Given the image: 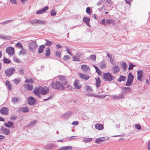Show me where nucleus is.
<instances>
[{
    "label": "nucleus",
    "mask_w": 150,
    "mask_h": 150,
    "mask_svg": "<svg viewBox=\"0 0 150 150\" xmlns=\"http://www.w3.org/2000/svg\"><path fill=\"white\" fill-rule=\"evenodd\" d=\"M52 87L54 89H59L63 90L65 88L64 85L59 81H57L55 82H52L51 84Z\"/></svg>",
    "instance_id": "nucleus-1"
},
{
    "label": "nucleus",
    "mask_w": 150,
    "mask_h": 150,
    "mask_svg": "<svg viewBox=\"0 0 150 150\" xmlns=\"http://www.w3.org/2000/svg\"><path fill=\"white\" fill-rule=\"evenodd\" d=\"M38 46L35 41L30 42L28 44V47L29 50L31 51H34L36 49Z\"/></svg>",
    "instance_id": "nucleus-2"
},
{
    "label": "nucleus",
    "mask_w": 150,
    "mask_h": 150,
    "mask_svg": "<svg viewBox=\"0 0 150 150\" xmlns=\"http://www.w3.org/2000/svg\"><path fill=\"white\" fill-rule=\"evenodd\" d=\"M103 78L106 81H111L114 79V77L109 72L105 73L103 75Z\"/></svg>",
    "instance_id": "nucleus-3"
},
{
    "label": "nucleus",
    "mask_w": 150,
    "mask_h": 150,
    "mask_svg": "<svg viewBox=\"0 0 150 150\" xmlns=\"http://www.w3.org/2000/svg\"><path fill=\"white\" fill-rule=\"evenodd\" d=\"M134 78V76L130 72L129 73L127 77V82L126 83L127 86H130L132 83Z\"/></svg>",
    "instance_id": "nucleus-4"
},
{
    "label": "nucleus",
    "mask_w": 150,
    "mask_h": 150,
    "mask_svg": "<svg viewBox=\"0 0 150 150\" xmlns=\"http://www.w3.org/2000/svg\"><path fill=\"white\" fill-rule=\"evenodd\" d=\"M15 71L14 68L13 67L8 68L5 71L6 74L7 76L9 77L13 74Z\"/></svg>",
    "instance_id": "nucleus-5"
},
{
    "label": "nucleus",
    "mask_w": 150,
    "mask_h": 150,
    "mask_svg": "<svg viewBox=\"0 0 150 150\" xmlns=\"http://www.w3.org/2000/svg\"><path fill=\"white\" fill-rule=\"evenodd\" d=\"M6 51L7 53L10 56H12L14 54V49L12 47H7Z\"/></svg>",
    "instance_id": "nucleus-6"
},
{
    "label": "nucleus",
    "mask_w": 150,
    "mask_h": 150,
    "mask_svg": "<svg viewBox=\"0 0 150 150\" xmlns=\"http://www.w3.org/2000/svg\"><path fill=\"white\" fill-rule=\"evenodd\" d=\"M144 72L142 70H139L137 71V79L141 81H143Z\"/></svg>",
    "instance_id": "nucleus-7"
},
{
    "label": "nucleus",
    "mask_w": 150,
    "mask_h": 150,
    "mask_svg": "<svg viewBox=\"0 0 150 150\" xmlns=\"http://www.w3.org/2000/svg\"><path fill=\"white\" fill-rule=\"evenodd\" d=\"M0 130L5 135H8L10 132L9 129L6 128L3 126L1 127Z\"/></svg>",
    "instance_id": "nucleus-8"
},
{
    "label": "nucleus",
    "mask_w": 150,
    "mask_h": 150,
    "mask_svg": "<svg viewBox=\"0 0 150 150\" xmlns=\"http://www.w3.org/2000/svg\"><path fill=\"white\" fill-rule=\"evenodd\" d=\"M49 90L48 88L46 87H44L41 88L40 90V93L42 95H45L49 92Z\"/></svg>",
    "instance_id": "nucleus-9"
},
{
    "label": "nucleus",
    "mask_w": 150,
    "mask_h": 150,
    "mask_svg": "<svg viewBox=\"0 0 150 150\" xmlns=\"http://www.w3.org/2000/svg\"><path fill=\"white\" fill-rule=\"evenodd\" d=\"M78 74L81 79H84L85 80H87L90 78L89 76L88 75L82 74L81 73H79Z\"/></svg>",
    "instance_id": "nucleus-10"
},
{
    "label": "nucleus",
    "mask_w": 150,
    "mask_h": 150,
    "mask_svg": "<svg viewBox=\"0 0 150 150\" xmlns=\"http://www.w3.org/2000/svg\"><path fill=\"white\" fill-rule=\"evenodd\" d=\"M81 69L84 72L88 73L89 71L90 68L89 66L85 64L82 65Z\"/></svg>",
    "instance_id": "nucleus-11"
},
{
    "label": "nucleus",
    "mask_w": 150,
    "mask_h": 150,
    "mask_svg": "<svg viewBox=\"0 0 150 150\" xmlns=\"http://www.w3.org/2000/svg\"><path fill=\"white\" fill-rule=\"evenodd\" d=\"M8 108L4 107L0 110V112L2 114L7 115L8 114Z\"/></svg>",
    "instance_id": "nucleus-12"
},
{
    "label": "nucleus",
    "mask_w": 150,
    "mask_h": 150,
    "mask_svg": "<svg viewBox=\"0 0 150 150\" xmlns=\"http://www.w3.org/2000/svg\"><path fill=\"white\" fill-rule=\"evenodd\" d=\"M48 7L46 6L43 8L42 9L37 11L36 13L38 15L41 14L42 13H44L48 9Z\"/></svg>",
    "instance_id": "nucleus-13"
},
{
    "label": "nucleus",
    "mask_w": 150,
    "mask_h": 150,
    "mask_svg": "<svg viewBox=\"0 0 150 150\" xmlns=\"http://www.w3.org/2000/svg\"><path fill=\"white\" fill-rule=\"evenodd\" d=\"M40 88L37 87L35 88L33 90V92L36 96L39 97H40Z\"/></svg>",
    "instance_id": "nucleus-14"
},
{
    "label": "nucleus",
    "mask_w": 150,
    "mask_h": 150,
    "mask_svg": "<svg viewBox=\"0 0 150 150\" xmlns=\"http://www.w3.org/2000/svg\"><path fill=\"white\" fill-rule=\"evenodd\" d=\"M58 78L59 80L62 82L63 85H65L67 84V81L65 77L60 76H59Z\"/></svg>",
    "instance_id": "nucleus-15"
},
{
    "label": "nucleus",
    "mask_w": 150,
    "mask_h": 150,
    "mask_svg": "<svg viewBox=\"0 0 150 150\" xmlns=\"http://www.w3.org/2000/svg\"><path fill=\"white\" fill-rule=\"evenodd\" d=\"M75 87L77 89H79L81 86V85L80 83V82L78 80H76L74 83Z\"/></svg>",
    "instance_id": "nucleus-16"
},
{
    "label": "nucleus",
    "mask_w": 150,
    "mask_h": 150,
    "mask_svg": "<svg viewBox=\"0 0 150 150\" xmlns=\"http://www.w3.org/2000/svg\"><path fill=\"white\" fill-rule=\"evenodd\" d=\"M120 70V68L118 66L115 65L112 68V72L114 74H116L119 72Z\"/></svg>",
    "instance_id": "nucleus-17"
},
{
    "label": "nucleus",
    "mask_w": 150,
    "mask_h": 150,
    "mask_svg": "<svg viewBox=\"0 0 150 150\" xmlns=\"http://www.w3.org/2000/svg\"><path fill=\"white\" fill-rule=\"evenodd\" d=\"M23 86L25 88L29 91H31L33 88V86L32 85L26 84L23 85Z\"/></svg>",
    "instance_id": "nucleus-18"
},
{
    "label": "nucleus",
    "mask_w": 150,
    "mask_h": 150,
    "mask_svg": "<svg viewBox=\"0 0 150 150\" xmlns=\"http://www.w3.org/2000/svg\"><path fill=\"white\" fill-rule=\"evenodd\" d=\"M96 83L95 84L97 88L99 87L100 86L101 81L99 77H97L95 78Z\"/></svg>",
    "instance_id": "nucleus-19"
},
{
    "label": "nucleus",
    "mask_w": 150,
    "mask_h": 150,
    "mask_svg": "<svg viewBox=\"0 0 150 150\" xmlns=\"http://www.w3.org/2000/svg\"><path fill=\"white\" fill-rule=\"evenodd\" d=\"M72 147L70 146H62L59 148L58 150H71Z\"/></svg>",
    "instance_id": "nucleus-20"
},
{
    "label": "nucleus",
    "mask_w": 150,
    "mask_h": 150,
    "mask_svg": "<svg viewBox=\"0 0 150 150\" xmlns=\"http://www.w3.org/2000/svg\"><path fill=\"white\" fill-rule=\"evenodd\" d=\"M96 129L99 130L102 129L103 128V125L99 123H97L95 125Z\"/></svg>",
    "instance_id": "nucleus-21"
},
{
    "label": "nucleus",
    "mask_w": 150,
    "mask_h": 150,
    "mask_svg": "<svg viewBox=\"0 0 150 150\" xmlns=\"http://www.w3.org/2000/svg\"><path fill=\"white\" fill-rule=\"evenodd\" d=\"M4 125L7 127H12L14 126L13 122L12 121L8 122L5 123Z\"/></svg>",
    "instance_id": "nucleus-22"
},
{
    "label": "nucleus",
    "mask_w": 150,
    "mask_h": 150,
    "mask_svg": "<svg viewBox=\"0 0 150 150\" xmlns=\"http://www.w3.org/2000/svg\"><path fill=\"white\" fill-rule=\"evenodd\" d=\"M123 96L122 94H120L118 95L113 96L112 98L114 100H118L123 98Z\"/></svg>",
    "instance_id": "nucleus-23"
},
{
    "label": "nucleus",
    "mask_w": 150,
    "mask_h": 150,
    "mask_svg": "<svg viewBox=\"0 0 150 150\" xmlns=\"http://www.w3.org/2000/svg\"><path fill=\"white\" fill-rule=\"evenodd\" d=\"M90 20V18H88L86 17H84L83 18V21L84 22L86 23L87 25L90 27L89 22Z\"/></svg>",
    "instance_id": "nucleus-24"
},
{
    "label": "nucleus",
    "mask_w": 150,
    "mask_h": 150,
    "mask_svg": "<svg viewBox=\"0 0 150 150\" xmlns=\"http://www.w3.org/2000/svg\"><path fill=\"white\" fill-rule=\"evenodd\" d=\"M19 110L22 112H26L28 111L29 109L26 107H22L20 108Z\"/></svg>",
    "instance_id": "nucleus-25"
},
{
    "label": "nucleus",
    "mask_w": 150,
    "mask_h": 150,
    "mask_svg": "<svg viewBox=\"0 0 150 150\" xmlns=\"http://www.w3.org/2000/svg\"><path fill=\"white\" fill-rule=\"evenodd\" d=\"M28 103H35L36 102L35 98L33 97H29L28 99Z\"/></svg>",
    "instance_id": "nucleus-26"
},
{
    "label": "nucleus",
    "mask_w": 150,
    "mask_h": 150,
    "mask_svg": "<svg viewBox=\"0 0 150 150\" xmlns=\"http://www.w3.org/2000/svg\"><path fill=\"white\" fill-rule=\"evenodd\" d=\"M72 60L75 61H79V55H74L72 57Z\"/></svg>",
    "instance_id": "nucleus-27"
},
{
    "label": "nucleus",
    "mask_w": 150,
    "mask_h": 150,
    "mask_svg": "<svg viewBox=\"0 0 150 150\" xmlns=\"http://www.w3.org/2000/svg\"><path fill=\"white\" fill-rule=\"evenodd\" d=\"M92 96L94 97L97 98H104L105 96H105L104 95H96L95 94H93Z\"/></svg>",
    "instance_id": "nucleus-28"
},
{
    "label": "nucleus",
    "mask_w": 150,
    "mask_h": 150,
    "mask_svg": "<svg viewBox=\"0 0 150 150\" xmlns=\"http://www.w3.org/2000/svg\"><path fill=\"white\" fill-rule=\"evenodd\" d=\"M85 88L86 89V90L87 91L91 92H92L93 91V90L92 89V88L91 87L88 85H86L85 86Z\"/></svg>",
    "instance_id": "nucleus-29"
},
{
    "label": "nucleus",
    "mask_w": 150,
    "mask_h": 150,
    "mask_svg": "<svg viewBox=\"0 0 150 150\" xmlns=\"http://www.w3.org/2000/svg\"><path fill=\"white\" fill-rule=\"evenodd\" d=\"M72 114L71 112L69 111L66 113L64 114V117L67 118H68L69 117L71 116Z\"/></svg>",
    "instance_id": "nucleus-30"
},
{
    "label": "nucleus",
    "mask_w": 150,
    "mask_h": 150,
    "mask_svg": "<svg viewBox=\"0 0 150 150\" xmlns=\"http://www.w3.org/2000/svg\"><path fill=\"white\" fill-rule=\"evenodd\" d=\"M54 147V145L51 144L48 145L44 147V149H51L53 148Z\"/></svg>",
    "instance_id": "nucleus-31"
},
{
    "label": "nucleus",
    "mask_w": 150,
    "mask_h": 150,
    "mask_svg": "<svg viewBox=\"0 0 150 150\" xmlns=\"http://www.w3.org/2000/svg\"><path fill=\"white\" fill-rule=\"evenodd\" d=\"M122 69L123 70H126L127 67V66L126 64L124 62H122Z\"/></svg>",
    "instance_id": "nucleus-32"
},
{
    "label": "nucleus",
    "mask_w": 150,
    "mask_h": 150,
    "mask_svg": "<svg viewBox=\"0 0 150 150\" xmlns=\"http://www.w3.org/2000/svg\"><path fill=\"white\" fill-rule=\"evenodd\" d=\"M45 45L46 46L48 45L50 46L53 44L52 42H50L47 40L45 39Z\"/></svg>",
    "instance_id": "nucleus-33"
},
{
    "label": "nucleus",
    "mask_w": 150,
    "mask_h": 150,
    "mask_svg": "<svg viewBox=\"0 0 150 150\" xmlns=\"http://www.w3.org/2000/svg\"><path fill=\"white\" fill-rule=\"evenodd\" d=\"M5 85L7 88L9 90L11 88V85L8 81H6V82Z\"/></svg>",
    "instance_id": "nucleus-34"
},
{
    "label": "nucleus",
    "mask_w": 150,
    "mask_h": 150,
    "mask_svg": "<svg viewBox=\"0 0 150 150\" xmlns=\"http://www.w3.org/2000/svg\"><path fill=\"white\" fill-rule=\"evenodd\" d=\"M20 101V99L17 97H14L12 99V101L13 103H18Z\"/></svg>",
    "instance_id": "nucleus-35"
},
{
    "label": "nucleus",
    "mask_w": 150,
    "mask_h": 150,
    "mask_svg": "<svg viewBox=\"0 0 150 150\" xmlns=\"http://www.w3.org/2000/svg\"><path fill=\"white\" fill-rule=\"evenodd\" d=\"M126 79V77L125 76H120L119 79H118V81L121 82L122 81H124Z\"/></svg>",
    "instance_id": "nucleus-36"
},
{
    "label": "nucleus",
    "mask_w": 150,
    "mask_h": 150,
    "mask_svg": "<svg viewBox=\"0 0 150 150\" xmlns=\"http://www.w3.org/2000/svg\"><path fill=\"white\" fill-rule=\"evenodd\" d=\"M100 67L102 69H104L106 67V64L104 62H101L100 64Z\"/></svg>",
    "instance_id": "nucleus-37"
},
{
    "label": "nucleus",
    "mask_w": 150,
    "mask_h": 150,
    "mask_svg": "<svg viewBox=\"0 0 150 150\" xmlns=\"http://www.w3.org/2000/svg\"><path fill=\"white\" fill-rule=\"evenodd\" d=\"M38 19H34L32 20H30L29 22L33 25H35L38 23Z\"/></svg>",
    "instance_id": "nucleus-38"
},
{
    "label": "nucleus",
    "mask_w": 150,
    "mask_h": 150,
    "mask_svg": "<svg viewBox=\"0 0 150 150\" xmlns=\"http://www.w3.org/2000/svg\"><path fill=\"white\" fill-rule=\"evenodd\" d=\"M45 47V46L42 45L40 46L38 49V53H41L43 52V50Z\"/></svg>",
    "instance_id": "nucleus-39"
},
{
    "label": "nucleus",
    "mask_w": 150,
    "mask_h": 150,
    "mask_svg": "<svg viewBox=\"0 0 150 150\" xmlns=\"http://www.w3.org/2000/svg\"><path fill=\"white\" fill-rule=\"evenodd\" d=\"M25 50L22 48V50L20 51L19 55H24L25 54Z\"/></svg>",
    "instance_id": "nucleus-40"
},
{
    "label": "nucleus",
    "mask_w": 150,
    "mask_h": 150,
    "mask_svg": "<svg viewBox=\"0 0 150 150\" xmlns=\"http://www.w3.org/2000/svg\"><path fill=\"white\" fill-rule=\"evenodd\" d=\"M46 23V22L45 21L40 19H38V24L44 25Z\"/></svg>",
    "instance_id": "nucleus-41"
},
{
    "label": "nucleus",
    "mask_w": 150,
    "mask_h": 150,
    "mask_svg": "<svg viewBox=\"0 0 150 150\" xmlns=\"http://www.w3.org/2000/svg\"><path fill=\"white\" fill-rule=\"evenodd\" d=\"M92 140L91 138H86L84 139H83V142H88L91 141Z\"/></svg>",
    "instance_id": "nucleus-42"
},
{
    "label": "nucleus",
    "mask_w": 150,
    "mask_h": 150,
    "mask_svg": "<svg viewBox=\"0 0 150 150\" xmlns=\"http://www.w3.org/2000/svg\"><path fill=\"white\" fill-rule=\"evenodd\" d=\"M37 122V120H34L31 121L28 125V126H33Z\"/></svg>",
    "instance_id": "nucleus-43"
},
{
    "label": "nucleus",
    "mask_w": 150,
    "mask_h": 150,
    "mask_svg": "<svg viewBox=\"0 0 150 150\" xmlns=\"http://www.w3.org/2000/svg\"><path fill=\"white\" fill-rule=\"evenodd\" d=\"M21 80L19 78H16L14 79L13 82L16 84H18L20 82Z\"/></svg>",
    "instance_id": "nucleus-44"
},
{
    "label": "nucleus",
    "mask_w": 150,
    "mask_h": 150,
    "mask_svg": "<svg viewBox=\"0 0 150 150\" xmlns=\"http://www.w3.org/2000/svg\"><path fill=\"white\" fill-rule=\"evenodd\" d=\"M10 3L12 4H13L15 5L17 4V0H9Z\"/></svg>",
    "instance_id": "nucleus-45"
},
{
    "label": "nucleus",
    "mask_w": 150,
    "mask_h": 150,
    "mask_svg": "<svg viewBox=\"0 0 150 150\" xmlns=\"http://www.w3.org/2000/svg\"><path fill=\"white\" fill-rule=\"evenodd\" d=\"M96 55L93 54L90 56V59L94 61H95L96 60Z\"/></svg>",
    "instance_id": "nucleus-46"
},
{
    "label": "nucleus",
    "mask_w": 150,
    "mask_h": 150,
    "mask_svg": "<svg viewBox=\"0 0 150 150\" xmlns=\"http://www.w3.org/2000/svg\"><path fill=\"white\" fill-rule=\"evenodd\" d=\"M50 50L49 48H48L46 51L45 55L47 56H48L50 55Z\"/></svg>",
    "instance_id": "nucleus-47"
},
{
    "label": "nucleus",
    "mask_w": 150,
    "mask_h": 150,
    "mask_svg": "<svg viewBox=\"0 0 150 150\" xmlns=\"http://www.w3.org/2000/svg\"><path fill=\"white\" fill-rule=\"evenodd\" d=\"M123 90L125 91L129 92L131 91V89L129 87L123 88Z\"/></svg>",
    "instance_id": "nucleus-48"
},
{
    "label": "nucleus",
    "mask_w": 150,
    "mask_h": 150,
    "mask_svg": "<svg viewBox=\"0 0 150 150\" xmlns=\"http://www.w3.org/2000/svg\"><path fill=\"white\" fill-rule=\"evenodd\" d=\"M101 142H102L100 137L97 138L95 140V142L97 144H100Z\"/></svg>",
    "instance_id": "nucleus-49"
},
{
    "label": "nucleus",
    "mask_w": 150,
    "mask_h": 150,
    "mask_svg": "<svg viewBox=\"0 0 150 150\" xmlns=\"http://www.w3.org/2000/svg\"><path fill=\"white\" fill-rule=\"evenodd\" d=\"M70 57H69L67 55H65L63 58V59L65 61H68L69 59H70Z\"/></svg>",
    "instance_id": "nucleus-50"
},
{
    "label": "nucleus",
    "mask_w": 150,
    "mask_h": 150,
    "mask_svg": "<svg viewBox=\"0 0 150 150\" xmlns=\"http://www.w3.org/2000/svg\"><path fill=\"white\" fill-rule=\"evenodd\" d=\"M55 55L57 57H59V58H60V55L61 54V52L58 51H57L55 53Z\"/></svg>",
    "instance_id": "nucleus-51"
},
{
    "label": "nucleus",
    "mask_w": 150,
    "mask_h": 150,
    "mask_svg": "<svg viewBox=\"0 0 150 150\" xmlns=\"http://www.w3.org/2000/svg\"><path fill=\"white\" fill-rule=\"evenodd\" d=\"M101 138V140L102 142H104L105 140H108L109 139V137H100Z\"/></svg>",
    "instance_id": "nucleus-52"
},
{
    "label": "nucleus",
    "mask_w": 150,
    "mask_h": 150,
    "mask_svg": "<svg viewBox=\"0 0 150 150\" xmlns=\"http://www.w3.org/2000/svg\"><path fill=\"white\" fill-rule=\"evenodd\" d=\"M56 12L55 11V10L54 9H52V11L51 13V16H54L56 15Z\"/></svg>",
    "instance_id": "nucleus-53"
},
{
    "label": "nucleus",
    "mask_w": 150,
    "mask_h": 150,
    "mask_svg": "<svg viewBox=\"0 0 150 150\" xmlns=\"http://www.w3.org/2000/svg\"><path fill=\"white\" fill-rule=\"evenodd\" d=\"M135 128L138 130H140L141 129V126L140 125L138 124H135L134 125Z\"/></svg>",
    "instance_id": "nucleus-54"
},
{
    "label": "nucleus",
    "mask_w": 150,
    "mask_h": 150,
    "mask_svg": "<svg viewBox=\"0 0 150 150\" xmlns=\"http://www.w3.org/2000/svg\"><path fill=\"white\" fill-rule=\"evenodd\" d=\"M113 22L112 20L110 19H107L106 21V23L108 24H110Z\"/></svg>",
    "instance_id": "nucleus-55"
},
{
    "label": "nucleus",
    "mask_w": 150,
    "mask_h": 150,
    "mask_svg": "<svg viewBox=\"0 0 150 150\" xmlns=\"http://www.w3.org/2000/svg\"><path fill=\"white\" fill-rule=\"evenodd\" d=\"M4 63L8 64L10 63V61L7 59L5 58L4 59Z\"/></svg>",
    "instance_id": "nucleus-56"
},
{
    "label": "nucleus",
    "mask_w": 150,
    "mask_h": 150,
    "mask_svg": "<svg viewBox=\"0 0 150 150\" xmlns=\"http://www.w3.org/2000/svg\"><path fill=\"white\" fill-rule=\"evenodd\" d=\"M8 37L6 36L0 34V38L2 39H8Z\"/></svg>",
    "instance_id": "nucleus-57"
},
{
    "label": "nucleus",
    "mask_w": 150,
    "mask_h": 150,
    "mask_svg": "<svg viewBox=\"0 0 150 150\" xmlns=\"http://www.w3.org/2000/svg\"><path fill=\"white\" fill-rule=\"evenodd\" d=\"M25 82L26 83H33V80L31 79H30L29 80L26 79L25 81Z\"/></svg>",
    "instance_id": "nucleus-58"
},
{
    "label": "nucleus",
    "mask_w": 150,
    "mask_h": 150,
    "mask_svg": "<svg viewBox=\"0 0 150 150\" xmlns=\"http://www.w3.org/2000/svg\"><path fill=\"white\" fill-rule=\"evenodd\" d=\"M16 47H18V48H23V46H22L21 45L19 42L17 43L16 44Z\"/></svg>",
    "instance_id": "nucleus-59"
},
{
    "label": "nucleus",
    "mask_w": 150,
    "mask_h": 150,
    "mask_svg": "<svg viewBox=\"0 0 150 150\" xmlns=\"http://www.w3.org/2000/svg\"><path fill=\"white\" fill-rule=\"evenodd\" d=\"M13 60L15 62L17 63H19L20 62V61L16 57H14L13 58Z\"/></svg>",
    "instance_id": "nucleus-60"
},
{
    "label": "nucleus",
    "mask_w": 150,
    "mask_h": 150,
    "mask_svg": "<svg viewBox=\"0 0 150 150\" xmlns=\"http://www.w3.org/2000/svg\"><path fill=\"white\" fill-rule=\"evenodd\" d=\"M135 65H133L132 64H129V66L128 69L129 70H132L133 69V67Z\"/></svg>",
    "instance_id": "nucleus-61"
},
{
    "label": "nucleus",
    "mask_w": 150,
    "mask_h": 150,
    "mask_svg": "<svg viewBox=\"0 0 150 150\" xmlns=\"http://www.w3.org/2000/svg\"><path fill=\"white\" fill-rule=\"evenodd\" d=\"M90 11H91L90 8L89 7H87L86 9V13L88 14H91V13Z\"/></svg>",
    "instance_id": "nucleus-62"
},
{
    "label": "nucleus",
    "mask_w": 150,
    "mask_h": 150,
    "mask_svg": "<svg viewBox=\"0 0 150 150\" xmlns=\"http://www.w3.org/2000/svg\"><path fill=\"white\" fill-rule=\"evenodd\" d=\"M94 67H95L97 72L98 74H99L100 73V70L98 69V68L97 67L95 66L94 65Z\"/></svg>",
    "instance_id": "nucleus-63"
},
{
    "label": "nucleus",
    "mask_w": 150,
    "mask_h": 150,
    "mask_svg": "<svg viewBox=\"0 0 150 150\" xmlns=\"http://www.w3.org/2000/svg\"><path fill=\"white\" fill-rule=\"evenodd\" d=\"M5 138V136L0 135V141H2Z\"/></svg>",
    "instance_id": "nucleus-64"
}]
</instances>
